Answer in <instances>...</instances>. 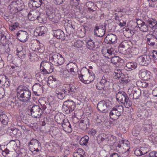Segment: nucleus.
I'll return each mask as SVG.
<instances>
[{"label": "nucleus", "mask_w": 157, "mask_h": 157, "mask_svg": "<svg viewBox=\"0 0 157 157\" xmlns=\"http://www.w3.org/2000/svg\"><path fill=\"white\" fill-rule=\"evenodd\" d=\"M63 105L68 107L71 109V111H73L75 107V104L72 100H68L64 101L63 103Z\"/></svg>", "instance_id": "nucleus-28"}, {"label": "nucleus", "mask_w": 157, "mask_h": 157, "mask_svg": "<svg viewBox=\"0 0 157 157\" xmlns=\"http://www.w3.org/2000/svg\"><path fill=\"white\" fill-rule=\"evenodd\" d=\"M55 11L52 8H51L48 9L46 14L47 18H48L50 21L53 22L55 21L54 19L55 16Z\"/></svg>", "instance_id": "nucleus-25"}, {"label": "nucleus", "mask_w": 157, "mask_h": 157, "mask_svg": "<svg viewBox=\"0 0 157 157\" xmlns=\"http://www.w3.org/2000/svg\"><path fill=\"white\" fill-rule=\"evenodd\" d=\"M6 80H7V78L6 76L0 75V84L1 82L2 83H4Z\"/></svg>", "instance_id": "nucleus-60"}, {"label": "nucleus", "mask_w": 157, "mask_h": 157, "mask_svg": "<svg viewBox=\"0 0 157 157\" xmlns=\"http://www.w3.org/2000/svg\"><path fill=\"white\" fill-rule=\"evenodd\" d=\"M124 111V108L121 105H117L114 107L109 113L110 117L113 120L118 119Z\"/></svg>", "instance_id": "nucleus-6"}, {"label": "nucleus", "mask_w": 157, "mask_h": 157, "mask_svg": "<svg viewBox=\"0 0 157 157\" xmlns=\"http://www.w3.org/2000/svg\"><path fill=\"white\" fill-rule=\"evenodd\" d=\"M0 121L4 125H6L8 122V117L5 114H0Z\"/></svg>", "instance_id": "nucleus-36"}, {"label": "nucleus", "mask_w": 157, "mask_h": 157, "mask_svg": "<svg viewBox=\"0 0 157 157\" xmlns=\"http://www.w3.org/2000/svg\"><path fill=\"white\" fill-rule=\"evenodd\" d=\"M141 25L139 28L140 31L143 32H147L148 29V24H146L145 22Z\"/></svg>", "instance_id": "nucleus-44"}, {"label": "nucleus", "mask_w": 157, "mask_h": 157, "mask_svg": "<svg viewBox=\"0 0 157 157\" xmlns=\"http://www.w3.org/2000/svg\"><path fill=\"white\" fill-rule=\"evenodd\" d=\"M150 56H152L154 60H157V50H153L150 54Z\"/></svg>", "instance_id": "nucleus-52"}, {"label": "nucleus", "mask_w": 157, "mask_h": 157, "mask_svg": "<svg viewBox=\"0 0 157 157\" xmlns=\"http://www.w3.org/2000/svg\"><path fill=\"white\" fill-rule=\"evenodd\" d=\"M139 76L143 79L144 80H148L151 78V76L150 72L145 70L142 69L139 73Z\"/></svg>", "instance_id": "nucleus-21"}, {"label": "nucleus", "mask_w": 157, "mask_h": 157, "mask_svg": "<svg viewBox=\"0 0 157 157\" xmlns=\"http://www.w3.org/2000/svg\"><path fill=\"white\" fill-rule=\"evenodd\" d=\"M17 97L20 101H28L30 98L31 93L29 88L24 86H19L17 89Z\"/></svg>", "instance_id": "nucleus-2"}, {"label": "nucleus", "mask_w": 157, "mask_h": 157, "mask_svg": "<svg viewBox=\"0 0 157 157\" xmlns=\"http://www.w3.org/2000/svg\"><path fill=\"white\" fill-rule=\"evenodd\" d=\"M66 67L68 68V70L73 75H76L78 71V68L77 64L72 62H71L68 63Z\"/></svg>", "instance_id": "nucleus-17"}, {"label": "nucleus", "mask_w": 157, "mask_h": 157, "mask_svg": "<svg viewBox=\"0 0 157 157\" xmlns=\"http://www.w3.org/2000/svg\"><path fill=\"white\" fill-rule=\"evenodd\" d=\"M111 59V62L114 64H117V63H120L123 61V60L118 56H112Z\"/></svg>", "instance_id": "nucleus-39"}, {"label": "nucleus", "mask_w": 157, "mask_h": 157, "mask_svg": "<svg viewBox=\"0 0 157 157\" xmlns=\"http://www.w3.org/2000/svg\"><path fill=\"white\" fill-rule=\"evenodd\" d=\"M148 44L151 47L157 49V39L151 34H148L146 36Z\"/></svg>", "instance_id": "nucleus-13"}, {"label": "nucleus", "mask_w": 157, "mask_h": 157, "mask_svg": "<svg viewBox=\"0 0 157 157\" xmlns=\"http://www.w3.org/2000/svg\"><path fill=\"white\" fill-rule=\"evenodd\" d=\"M156 134L155 133L153 132L151 135L148 136V139L150 141H152L153 140L155 141V138Z\"/></svg>", "instance_id": "nucleus-61"}, {"label": "nucleus", "mask_w": 157, "mask_h": 157, "mask_svg": "<svg viewBox=\"0 0 157 157\" xmlns=\"http://www.w3.org/2000/svg\"><path fill=\"white\" fill-rule=\"evenodd\" d=\"M29 144L31 145L30 146V150L34 155L40 151V149L41 148V144L37 140L32 139L29 143Z\"/></svg>", "instance_id": "nucleus-10"}, {"label": "nucleus", "mask_w": 157, "mask_h": 157, "mask_svg": "<svg viewBox=\"0 0 157 157\" xmlns=\"http://www.w3.org/2000/svg\"><path fill=\"white\" fill-rule=\"evenodd\" d=\"M40 29L39 31V34H40L41 36H44V35L47 33V28L44 26H42Z\"/></svg>", "instance_id": "nucleus-45"}, {"label": "nucleus", "mask_w": 157, "mask_h": 157, "mask_svg": "<svg viewBox=\"0 0 157 157\" xmlns=\"http://www.w3.org/2000/svg\"><path fill=\"white\" fill-rule=\"evenodd\" d=\"M94 79V75H88V80L87 81V84L90 83L91 82H92Z\"/></svg>", "instance_id": "nucleus-59"}, {"label": "nucleus", "mask_w": 157, "mask_h": 157, "mask_svg": "<svg viewBox=\"0 0 157 157\" xmlns=\"http://www.w3.org/2000/svg\"><path fill=\"white\" fill-rule=\"evenodd\" d=\"M61 17V16L59 13H55V16L54 18V21L53 22L55 23H58V21L60 19Z\"/></svg>", "instance_id": "nucleus-49"}, {"label": "nucleus", "mask_w": 157, "mask_h": 157, "mask_svg": "<svg viewBox=\"0 0 157 157\" xmlns=\"http://www.w3.org/2000/svg\"><path fill=\"white\" fill-rule=\"evenodd\" d=\"M83 44L82 41L81 40H78L76 42L74 43V47L77 48H80L81 47Z\"/></svg>", "instance_id": "nucleus-48"}, {"label": "nucleus", "mask_w": 157, "mask_h": 157, "mask_svg": "<svg viewBox=\"0 0 157 157\" xmlns=\"http://www.w3.org/2000/svg\"><path fill=\"white\" fill-rule=\"evenodd\" d=\"M43 86L39 83H35L33 86L32 90L34 94L37 96H39L42 93Z\"/></svg>", "instance_id": "nucleus-19"}, {"label": "nucleus", "mask_w": 157, "mask_h": 157, "mask_svg": "<svg viewBox=\"0 0 157 157\" xmlns=\"http://www.w3.org/2000/svg\"><path fill=\"white\" fill-rule=\"evenodd\" d=\"M108 138L107 139V141L110 144H112L113 143H112L111 142H113L114 140V136L112 135L109 134L108 135Z\"/></svg>", "instance_id": "nucleus-54"}, {"label": "nucleus", "mask_w": 157, "mask_h": 157, "mask_svg": "<svg viewBox=\"0 0 157 157\" xmlns=\"http://www.w3.org/2000/svg\"><path fill=\"white\" fill-rule=\"evenodd\" d=\"M113 50V48L109 49H105L102 51V53L105 57L110 59L112 56L114 55Z\"/></svg>", "instance_id": "nucleus-26"}, {"label": "nucleus", "mask_w": 157, "mask_h": 157, "mask_svg": "<svg viewBox=\"0 0 157 157\" xmlns=\"http://www.w3.org/2000/svg\"><path fill=\"white\" fill-rule=\"evenodd\" d=\"M132 92L133 93V98L135 99L138 98L141 94V91L139 89L133 90Z\"/></svg>", "instance_id": "nucleus-41"}, {"label": "nucleus", "mask_w": 157, "mask_h": 157, "mask_svg": "<svg viewBox=\"0 0 157 157\" xmlns=\"http://www.w3.org/2000/svg\"><path fill=\"white\" fill-rule=\"evenodd\" d=\"M43 45L41 44V45H38L35 48V49H37V51L40 52H42L44 51Z\"/></svg>", "instance_id": "nucleus-57"}, {"label": "nucleus", "mask_w": 157, "mask_h": 157, "mask_svg": "<svg viewBox=\"0 0 157 157\" xmlns=\"http://www.w3.org/2000/svg\"><path fill=\"white\" fill-rule=\"evenodd\" d=\"M117 37L114 34L110 33L108 34L105 39V42L107 44H115L117 42Z\"/></svg>", "instance_id": "nucleus-18"}, {"label": "nucleus", "mask_w": 157, "mask_h": 157, "mask_svg": "<svg viewBox=\"0 0 157 157\" xmlns=\"http://www.w3.org/2000/svg\"><path fill=\"white\" fill-rule=\"evenodd\" d=\"M138 84L140 86L143 88H146L148 85L147 82L144 81H139L138 82Z\"/></svg>", "instance_id": "nucleus-50"}, {"label": "nucleus", "mask_w": 157, "mask_h": 157, "mask_svg": "<svg viewBox=\"0 0 157 157\" xmlns=\"http://www.w3.org/2000/svg\"><path fill=\"white\" fill-rule=\"evenodd\" d=\"M38 16L37 20L40 23H46L47 22V17L46 14L43 13H40Z\"/></svg>", "instance_id": "nucleus-29"}, {"label": "nucleus", "mask_w": 157, "mask_h": 157, "mask_svg": "<svg viewBox=\"0 0 157 157\" xmlns=\"http://www.w3.org/2000/svg\"><path fill=\"white\" fill-rule=\"evenodd\" d=\"M7 131L12 136H15L17 138H18L21 135V132L19 129L13 127L8 128Z\"/></svg>", "instance_id": "nucleus-15"}, {"label": "nucleus", "mask_w": 157, "mask_h": 157, "mask_svg": "<svg viewBox=\"0 0 157 157\" xmlns=\"http://www.w3.org/2000/svg\"><path fill=\"white\" fill-rule=\"evenodd\" d=\"M74 28V27H72V25L70 24L66 28V30L68 34H70L73 32Z\"/></svg>", "instance_id": "nucleus-47"}, {"label": "nucleus", "mask_w": 157, "mask_h": 157, "mask_svg": "<svg viewBox=\"0 0 157 157\" xmlns=\"http://www.w3.org/2000/svg\"><path fill=\"white\" fill-rule=\"evenodd\" d=\"M124 70L121 67H117L114 71L115 76L116 77V78H117L119 81L123 84H126L128 82V78L127 75H124L123 73Z\"/></svg>", "instance_id": "nucleus-5"}, {"label": "nucleus", "mask_w": 157, "mask_h": 157, "mask_svg": "<svg viewBox=\"0 0 157 157\" xmlns=\"http://www.w3.org/2000/svg\"><path fill=\"white\" fill-rule=\"evenodd\" d=\"M84 151L83 149L79 148L75 150L73 153L74 157H84Z\"/></svg>", "instance_id": "nucleus-34"}, {"label": "nucleus", "mask_w": 157, "mask_h": 157, "mask_svg": "<svg viewBox=\"0 0 157 157\" xmlns=\"http://www.w3.org/2000/svg\"><path fill=\"white\" fill-rule=\"evenodd\" d=\"M80 0H69L70 4L71 6H76L79 4Z\"/></svg>", "instance_id": "nucleus-51"}, {"label": "nucleus", "mask_w": 157, "mask_h": 157, "mask_svg": "<svg viewBox=\"0 0 157 157\" xmlns=\"http://www.w3.org/2000/svg\"><path fill=\"white\" fill-rule=\"evenodd\" d=\"M61 124L65 132L71 133L72 131L71 125L67 120H64Z\"/></svg>", "instance_id": "nucleus-22"}, {"label": "nucleus", "mask_w": 157, "mask_h": 157, "mask_svg": "<svg viewBox=\"0 0 157 157\" xmlns=\"http://www.w3.org/2000/svg\"><path fill=\"white\" fill-rule=\"evenodd\" d=\"M2 154L4 156H8L10 157H16L17 153L15 151H9L7 149H6L3 152Z\"/></svg>", "instance_id": "nucleus-33"}, {"label": "nucleus", "mask_w": 157, "mask_h": 157, "mask_svg": "<svg viewBox=\"0 0 157 157\" xmlns=\"http://www.w3.org/2000/svg\"><path fill=\"white\" fill-rule=\"evenodd\" d=\"M39 14V11L37 10L31 11L29 13L28 17L29 19L33 21L37 19L38 16Z\"/></svg>", "instance_id": "nucleus-24"}, {"label": "nucleus", "mask_w": 157, "mask_h": 157, "mask_svg": "<svg viewBox=\"0 0 157 157\" xmlns=\"http://www.w3.org/2000/svg\"><path fill=\"white\" fill-rule=\"evenodd\" d=\"M126 67L129 70H132L137 67V64L135 62H130L127 63Z\"/></svg>", "instance_id": "nucleus-37"}, {"label": "nucleus", "mask_w": 157, "mask_h": 157, "mask_svg": "<svg viewBox=\"0 0 157 157\" xmlns=\"http://www.w3.org/2000/svg\"><path fill=\"white\" fill-rule=\"evenodd\" d=\"M79 78L80 80L85 84H87L88 80V75H81L79 76Z\"/></svg>", "instance_id": "nucleus-43"}, {"label": "nucleus", "mask_w": 157, "mask_h": 157, "mask_svg": "<svg viewBox=\"0 0 157 157\" xmlns=\"http://www.w3.org/2000/svg\"><path fill=\"white\" fill-rule=\"evenodd\" d=\"M105 25L101 23L96 24L94 30V35L99 37L103 36L105 33Z\"/></svg>", "instance_id": "nucleus-11"}, {"label": "nucleus", "mask_w": 157, "mask_h": 157, "mask_svg": "<svg viewBox=\"0 0 157 157\" xmlns=\"http://www.w3.org/2000/svg\"><path fill=\"white\" fill-rule=\"evenodd\" d=\"M19 23L17 22H15L14 23V24L11 26L10 28V29L12 31H13V30L17 28L18 26H19Z\"/></svg>", "instance_id": "nucleus-58"}, {"label": "nucleus", "mask_w": 157, "mask_h": 157, "mask_svg": "<svg viewBox=\"0 0 157 157\" xmlns=\"http://www.w3.org/2000/svg\"><path fill=\"white\" fill-rule=\"evenodd\" d=\"M122 17V15L120 13L115 14V19L116 21L118 20V21L121 20L120 18Z\"/></svg>", "instance_id": "nucleus-62"}, {"label": "nucleus", "mask_w": 157, "mask_h": 157, "mask_svg": "<svg viewBox=\"0 0 157 157\" xmlns=\"http://www.w3.org/2000/svg\"><path fill=\"white\" fill-rule=\"evenodd\" d=\"M146 21L149 25V27L153 28L156 26L157 24V21H156L152 18H149Z\"/></svg>", "instance_id": "nucleus-35"}, {"label": "nucleus", "mask_w": 157, "mask_h": 157, "mask_svg": "<svg viewBox=\"0 0 157 157\" xmlns=\"http://www.w3.org/2000/svg\"><path fill=\"white\" fill-rule=\"evenodd\" d=\"M29 3L32 5L33 8H38L43 4V0H31Z\"/></svg>", "instance_id": "nucleus-31"}, {"label": "nucleus", "mask_w": 157, "mask_h": 157, "mask_svg": "<svg viewBox=\"0 0 157 157\" xmlns=\"http://www.w3.org/2000/svg\"><path fill=\"white\" fill-rule=\"evenodd\" d=\"M63 111H64L66 114H69L73 111H71V109H70L69 108H68V107H66V106H64L63 104Z\"/></svg>", "instance_id": "nucleus-55"}, {"label": "nucleus", "mask_w": 157, "mask_h": 157, "mask_svg": "<svg viewBox=\"0 0 157 157\" xmlns=\"http://www.w3.org/2000/svg\"><path fill=\"white\" fill-rule=\"evenodd\" d=\"M39 103L41 107L44 110L46 109L50 110L51 109V105L48 101H46L43 100H40Z\"/></svg>", "instance_id": "nucleus-30"}, {"label": "nucleus", "mask_w": 157, "mask_h": 157, "mask_svg": "<svg viewBox=\"0 0 157 157\" xmlns=\"http://www.w3.org/2000/svg\"><path fill=\"white\" fill-rule=\"evenodd\" d=\"M107 75H105L100 82L96 85V87L98 90H102L104 88L109 89L112 87L113 83Z\"/></svg>", "instance_id": "nucleus-4"}, {"label": "nucleus", "mask_w": 157, "mask_h": 157, "mask_svg": "<svg viewBox=\"0 0 157 157\" xmlns=\"http://www.w3.org/2000/svg\"><path fill=\"white\" fill-rule=\"evenodd\" d=\"M131 42L130 41L125 40L122 41L120 45L119 49L121 51L128 50L130 48Z\"/></svg>", "instance_id": "nucleus-23"}, {"label": "nucleus", "mask_w": 157, "mask_h": 157, "mask_svg": "<svg viewBox=\"0 0 157 157\" xmlns=\"http://www.w3.org/2000/svg\"><path fill=\"white\" fill-rule=\"evenodd\" d=\"M132 135L136 137H137L140 134V130H136V128H134L132 131Z\"/></svg>", "instance_id": "nucleus-56"}, {"label": "nucleus", "mask_w": 157, "mask_h": 157, "mask_svg": "<svg viewBox=\"0 0 157 157\" xmlns=\"http://www.w3.org/2000/svg\"><path fill=\"white\" fill-rule=\"evenodd\" d=\"M94 3L91 2H88L86 4V6L87 7L88 9L89 10H91L92 11L94 10L91 8L94 6Z\"/></svg>", "instance_id": "nucleus-53"}, {"label": "nucleus", "mask_w": 157, "mask_h": 157, "mask_svg": "<svg viewBox=\"0 0 157 157\" xmlns=\"http://www.w3.org/2000/svg\"><path fill=\"white\" fill-rule=\"evenodd\" d=\"M51 59L55 63L59 65H62L64 62V59L59 53L53 54L51 58Z\"/></svg>", "instance_id": "nucleus-16"}, {"label": "nucleus", "mask_w": 157, "mask_h": 157, "mask_svg": "<svg viewBox=\"0 0 157 157\" xmlns=\"http://www.w3.org/2000/svg\"><path fill=\"white\" fill-rule=\"evenodd\" d=\"M143 127V130L145 131L146 135H147L148 133L151 132V131L152 128L149 124H144Z\"/></svg>", "instance_id": "nucleus-38"}, {"label": "nucleus", "mask_w": 157, "mask_h": 157, "mask_svg": "<svg viewBox=\"0 0 157 157\" xmlns=\"http://www.w3.org/2000/svg\"><path fill=\"white\" fill-rule=\"evenodd\" d=\"M17 39L22 42L24 43L29 38V35L25 31L20 30L17 34Z\"/></svg>", "instance_id": "nucleus-14"}, {"label": "nucleus", "mask_w": 157, "mask_h": 157, "mask_svg": "<svg viewBox=\"0 0 157 157\" xmlns=\"http://www.w3.org/2000/svg\"><path fill=\"white\" fill-rule=\"evenodd\" d=\"M89 137L88 136H85L82 138L80 140V144L81 145H86L88 142Z\"/></svg>", "instance_id": "nucleus-40"}, {"label": "nucleus", "mask_w": 157, "mask_h": 157, "mask_svg": "<svg viewBox=\"0 0 157 157\" xmlns=\"http://www.w3.org/2000/svg\"><path fill=\"white\" fill-rule=\"evenodd\" d=\"M54 119L56 121L58 124H62L63 122V121H64V120H63V119L60 117V116L59 115H58L55 116Z\"/></svg>", "instance_id": "nucleus-46"}, {"label": "nucleus", "mask_w": 157, "mask_h": 157, "mask_svg": "<svg viewBox=\"0 0 157 157\" xmlns=\"http://www.w3.org/2000/svg\"><path fill=\"white\" fill-rule=\"evenodd\" d=\"M53 33L54 36L58 39H63L65 36L64 32L60 29L54 30L53 31Z\"/></svg>", "instance_id": "nucleus-27"}, {"label": "nucleus", "mask_w": 157, "mask_h": 157, "mask_svg": "<svg viewBox=\"0 0 157 157\" xmlns=\"http://www.w3.org/2000/svg\"><path fill=\"white\" fill-rule=\"evenodd\" d=\"M59 81L56 78L52 76H49L48 78L47 84L51 88H54L56 87L58 85Z\"/></svg>", "instance_id": "nucleus-20"}, {"label": "nucleus", "mask_w": 157, "mask_h": 157, "mask_svg": "<svg viewBox=\"0 0 157 157\" xmlns=\"http://www.w3.org/2000/svg\"><path fill=\"white\" fill-rule=\"evenodd\" d=\"M52 64L50 62L42 61L40 65V70L42 74H48L52 73L54 68Z\"/></svg>", "instance_id": "nucleus-8"}, {"label": "nucleus", "mask_w": 157, "mask_h": 157, "mask_svg": "<svg viewBox=\"0 0 157 157\" xmlns=\"http://www.w3.org/2000/svg\"><path fill=\"white\" fill-rule=\"evenodd\" d=\"M29 109L31 113V115L35 118H40L42 113L43 111L40 107L37 105H31Z\"/></svg>", "instance_id": "nucleus-9"}, {"label": "nucleus", "mask_w": 157, "mask_h": 157, "mask_svg": "<svg viewBox=\"0 0 157 157\" xmlns=\"http://www.w3.org/2000/svg\"><path fill=\"white\" fill-rule=\"evenodd\" d=\"M129 150L128 149L127 151H125L123 153H122L121 156L122 157H127L128 156L129 154Z\"/></svg>", "instance_id": "nucleus-64"}, {"label": "nucleus", "mask_w": 157, "mask_h": 157, "mask_svg": "<svg viewBox=\"0 0 157 157\" xmlns=\"http://www.w3.org/2000/svg\"><path fill=\"white\" fill-rule=\"evenodd\" d=\"M76 91V88L74 86L66 84L57 87L56 89L55 95L58 99L63 100L67 95L72 96V93Z\"/></svg>", "instance_id": "nucleus-1"}, {"label": "nucleus", "mask_w": 157, "mask_h": 157, "mask_svg": "<svg viewBox=\"0 0 157 157\" xmlns=\"http://www.w3.org/2000/svg\"><path fill=\"white\" fill-rule=\"evenodd\" d=\"M95 42L92 40L90 39L86 42L87 47L90 49H93L95 47Z\"/></svg>", "instance_id": "nucleus-42"}, {"label": "nucleus", "mask_w": 157, "mask_h": 157, "mask_svg": "<svg viewBox=\"0 0 157 157\" xmlns=\"http://www.w3.org/2000/svg\"><path fill=\"white\" fill-rule=\"evenodd\" d=\"M80 31H81V33L82 35V36H84L86 32L85 28L84 27H82L80 29Z\"/></svg>", "instance_id": "nucleus-63"}, {"label": "nucleus", "mask_w": 157, "mask_h": 157, "mask_svg": "<svg viewBox=\"0 0 157 157\" xmlns=\"http://www.w3.org/2000/svg\"><path fill=\"white\" fill-rule=\"evenodd\" d=\"M111 105V102L109 100H103L98 103L97 107L98 110L101 112L106 113L109 111Z\"/></svg>", "instance_id": "nucleus-7"}, {"label": "nucleus", "mask_w": 157, "mask_h": 157, "mask_svg": "<svg viewBox=\"0 0 157 157\" xmlns=\"http://www.w3.org/2000/svg\"><path fill=\"white\" fill-rule=\"evenodd\" d=\"M116 98L117 100L121 102L125 107L128 108L132 106V102L124 91H121L117 92Z\"/></svg>", "instance_id": "nucleus-3"}, {"label": "nucleus", "mask_w": 157, "mask_h": 157, "mask_svg": "<svg viewBox=\"0 0 157 157\" xmlns=\"http://www.w3.org/2000/svg\"><path fill=\"white\" fill-rule=\"evenodd\" d=\"M139 64L141 66H147L151 61V59L149 55H143L137 58Z\"/></svg>", "instance_id": "nucleus-12"}, {"label": "nucleus", "mask_w": 157, "mask_h": 157, "mask_svg": "<svg viewBox=\"0 0 157 157\" xmlns=\"http://www.w3.org/2000/svg\"><path fill=\"white\" fill-rule=\"evenodd\" d=\"M128 52L129 53V57H131L133 55H136L139 53V50L135 47H132L128 49Z\"/></svg>", "instance_id": "nucleus-32"}]
</instances>
